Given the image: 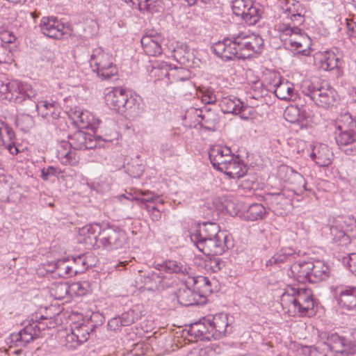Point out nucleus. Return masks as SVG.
Here are the masks:
<instances>
[{"label":"nucleus","instance_id":"1","mask_svg":"<svg viewBox=\"0 0 356 356\" xmlns=\"http://www.w3.org/2000/svg\"><path fill=\"white\" fill-rule=\"evenodd\" d=\"M281 304L291 316L310 317L316 314V302L309 289L286 286L281 296Z\"/></svg>","mask_w":356,"mask_h":356},{"label":"nucleus","instance_id":"2","mask_svg":"<svg viewBox=\"0 0 356 356\" xmlns=\"http://www.w3.org/2000/svg\"><path fill=\"white\" fill-rule=\"evenodd\" d=\"M155 269L159 273L153 271L145 277L146 284H152L151 288L163 290L170 286V281L162 273L163 271L168 273H176L181 275H190L191 268L180 261L175 260H166L162 263H156Z\"/></svg>","mask_w":356,"mask_h":356},{"label":"nucleus","instance_id":"3","mask_svg":"<svg viewBox=\"0 0 356 356\" xmlns=\"http://www.w3.org/2000/svg\"><path fill=\"white\" fill-rule=\"evenodd\" d=\"M302 92L318 106L324 108L332 106L337 97L336 90L326 82L314 83L306 81L302 83Z\"/></svg>","mask_w":356,"mask_h":356},{"label":"nucleus","instance_id":"4","mask_svg":"<svg viewBox=\"0 0 356 356\" xmlns=\"http://www.w3.org/2000/svg\"><path fill=\"white\" fill-rule=\"evenodd\" d=\"M90 65L94 72L102 80H109L118 74L114 58L102 47L94 49L90 55Z\"/></svg>","mask_w":356,"mask_h":356},{"label":"nucleus","instance_id":"5","mask_svg":"<svg viewBox=\"0 0 356 356\" xmlns=\"http://www.w3.org/2000/svg\"><path fill=\"white\" fill-rule=\"evenodd\" d=\"M0 95L8 101L22 103L26 98H34L35 92L29 83L6 79L0 80Z\"/></svg>","mask_w":356,"mask_h":356},{"label":"nucleus","instance_id":"6","mask_svg":"<svg viewBox=\"0 0 356 356\" xmlns=\"http://www.w3.org/2000/svg\"><path fill=\"white\" fill-rule=\"evenodd\" d=\"M343 120L347 122L338 125L339 133H335V140L340 149L347 155L356 154V120L350 115H346Z\"/></svg>","mask_w":356,"mask_h":356},{"label":"nucleus","instance_id":"7","mask_svg":"<svg viewBox=\"0 0 356 356\" xmlns=\"http://www.w3.org/2000/svg\"><path fill=\"white\" fill-rule=\"evenodd\" d=\"M238 43L240 59L250 58L255 54H260L264 49V40L258 34L248 31H240L235 34Z\"/></svg>","mask_w":356,"mask_h":356},{"label":"nucleus","instance_id":"8","mask_svg":"<svg viewBox=\"0 0 356 356\" xmlns=\"http://www.w3.org/2000/svg\"><path fill=\"white\" fill-rule=\"evenodd\" d=\"M47 318V317L41 315L39 318L36 316L35 319L31 318V320L24 322V328L17 334H13L11 337L15 346L17 347H24L39 338L42 330H44L47 327L41 321Z\"/></svg>","mask_w":356,"mask_h":356},{"label":"nucleus","instance_id":"9","mask_svg":"<svg viewBox=\"0 0 356 356\" xmlns=\"http://www.w3.org/2000/svg\"><path fill=\"white\" fill-rule=\"evenodd\" d=\"M105 101L109 108L118 113H123L131 111L136 105V98L129 92L121 88L107 89Z\"/></svg>","mask_w":356,"mask_h":356},{"label":"nucleus","instance_id":"10","mask_svg":"<svg viewBox=\"0 0 356 356\" xmlns=\"http://www.w3.org/2000/svg\"><path fill=\"white\" fill-rule=\"evenodd\" d=\"M232 8L236 16L249 24H256L261 13L259 3L254 0H232Z\"/></svg>","mask_w":356,"mask_h":356},{"label":"nucleus","instance_id":"11","mask_svg":"<svg viewBox=\"0 0 356 356\" xmlns=\"http://www.w3.org/2000/svg\"><path fill=\"white\" fill-rule=\"evenodd\" d=\"M282 37L284 35L289 36L288 39H284L286 48H294V51L302 55L309 54L308 50L303 48L304 46L308 47L309 44V39L305 33H302V30L298 26H291V24H289L282 29Z\"/></svg>","mask_w":356,"mask_h":356},{"label":"nucleus","instance_id":"12","mask_svg":"<svg viewBox=\"0 0 356 356\" xmlns=\"http://www.w3.org/2000/svg\"><path fill=\"white\" fill-rule=\"evenodd\" d=\"M211 49L218 57L225 62L235 59L241 60L235 34L214 43Z\"/></svg>","mask_w":356,"mask_h":356},{"label":"nucleus","instance_id":"13","mask_svg":"<svg viewBox=\"0 0 356 356\" xmlns=\"http://www.w3.org/2000/svg\"><path fill=\"white\" fill-rule=\"evenodd\" d=\"M322 340L329 346L330 352H335L342 355H350L355 351L352 342L337 333L321 332L319 335Z\"/></svg>","mask_w":356,"mask_h":356},{"label":"nucleus","instance_id":"14","mask_svg":"<svg viewBox=\"0 0 356 356\" xmlns=\"http://www.w3.org/2000/svg\"><path fill=\"white\" fill-rule=\"evenodd\" d=\"M268 88L282 100H295L297 97L293 83L282 81L280 75L277 74H273L269 76Z\"/></svg>","mask_w":356,"mask_h":356},{"label":"nucleus","instance_id":"15","mask_svg":"<svg viewBox=\"0 0 356 356\" xmlns=\"http://www.w3.org/2000/svg\"><path fill=\"white\" fill-rule=\"evenodd\" d=\"M229 235L217 236L208 241L199 242L197 248L206 255H221L232 245Z\"/></svg>","mask_w":356,"mask_h":356},{"label":"nucleus","instance_id":"16","mask_svg":"<svg viewBox=\"0 0 356 356\" xmlns=\"http://www.w3.org/2000/svg\"><path fill=\"white\" fill-rule=\"evenodd\" d=\"M332 289L339 307L348 311L356 307V286L341 284L332 287Z\"/></svg>","mask_w":356,"mask_h":356},{"label":"nucleus","instance_id":"17","mask_svg":"<svg viewBox=\"0 0 356 356\" xmlns=\"http://www.w3.org/2000/svg\"><path fill=\"white\" fill-rule=\"evenodd\" d=\"M220 234L229 235L225 231L220 229L219 225L216 222H207L200 226L199 229L190 234L191 241L197 246L199 242L208 241L213 238H217Z\"/></svg>","mask_w":356,"mask_h":356},{"label":"nucleus","instance_id":"18","mask_svg":"<svg viewBox=\"0 0 356 356\" xmlns=\"http://www.w3.org/2000/svg\"><path fill=\"white\" fill-rule=\"evenodd\" d=\"M235 155L232 153L229 147L216 145L212 146L209 152V157L213 167L220 171L231 161L234 159Z\"/></svg>","mask_w":356,"mask_h":356},{"label":"nucleus","instance_id":"19","mask_svg":"<svg viewBox=\"0 0 356 356\" xmlns=\"http://www.w3.org/2000/svg\"><path fill=\"white\" fill-rule=\"evenodd\" d=\"M279 177L285 182L293 186L296 193L301 194L307 191V182L304 177L292 168L280 165L278 169Z\"/></svg>","mask_w":356,"mask_h":356},{"label":"nucleus","instance_id":"20","mask_svg":"<svg viewBox=\"0 0 356 356\" xmlns=\"http://www.w3.org/2000/svg\"><path fill=\"white\" fill-rule=\"evenodd\" d=\"M125 242L126 236L122 231L107 227L102 231L99 244L111 249H119L124 246Z\"/></svg>","mask_w":356,"mask_h":356},{"label":"nucleus","instance_id":"21","mask_svg":"<svg viewBox=\"0 0 356 356\" xmlns=\"http://www.w3.org/2000/svg\"><path fill=\"white\" fill-rule=\"evenodd\" d=\"M68 144L76 150L92 149L97 147L95 136L81 130L68 136Z\"/></svg>","mask_w":356,"mask_h":356},{"label":"nucleus","instance_id":"22","mask_svg":"<svg viewBox=\"0 0 356 356\" xmlns=\"http://www.w3.org/2000/svg\"><path fill=\"white\" fill-rule=\"evenodd\" d=\"M39 26L41 33L49 38L60 40L65 35V25L55 17H43Z\"/></svg>","mask_w":356,"mask_h":356},{"label":"nucleus","instance_id":"23","mask_svg":"<svg viewBox=\"0 0 356 356\" xmlns=\"http://www.w3.org/2000/svg\"><path fill=\"white\" fill-rule=\"evenodd\" d=\"M283 9L286 17L291 20V26H298L305 21V6L298 0H283Z\"/></svg>","mask_w":356,"mask_h":356},{"label":"nucleus","instance_id":"24","mask_svg":"<svg viewBox=\"0 0 356 356\" xmlns=\"http://www.w3.org/2000/svg\"><path fill=\"white\" fill-rule=\"evenodd\" d=\"M156 71H160L158 76L168 77L172 76L176 81H186L190 78V72L185 67H172L170 64L165 62H156L152 65V72L156 74Z\"/></svg>","mask_w":356,"mask_h":356},{"label":"nucleus","instance_id":"25","mask_svg":"<svg viewBox=\"0 0 356 356\" xmlns=\"http://www.w3.org/2000/svg\"><path fill=\"white\" fill-rule=\"evenodd\" d=\"M299 252L291 248H282L266 262V267L280 268L283 264L293 262L299 257Z\"/></svg>","mask_w":356,"mask_h":356},{"label":"nucleus","instance_id":"26","mask_svg":"<svg viewBox=\"0 0 356 356\" xmlns=\"http://www.w3.org/2000/svg\"><path fill=\"white\" fill-rule=\"evenodd\" d=\"M266 85L261 81H254L250 85V88L247 92V100L250 102L252 107L259 106V102L263 103L264 98L268 95L269 90V77L266 78Z\"/></svg>","mask_w":356,"mask_h":356},{"label":"nucleus","instance_id":"27","mask_svg":"<svg viewBox=\"0 0 356 356\" xmlns=\"http://www.w3.org/2000/svg\"><path fill=\"white\" fill-rule=\"evenodd\" d=\"M162 41L161 35L153 32L143 35L140 40L143 51L149 56H156L161 54L163 51Z\"/></svg>","mask_w":356,"mask_h":356},{"label":"nucleus","instance_id":"28","mask_svg":"<svg viewBox=\"0 0 356 356\" xmlns=\"http://www.w3.org/2000/svg\"><path fill=\"white\" fill-rule=\"evenodd\" d=\"M208 316L211 321V330L213 333V339H221L227 334L232 332V327L229 323L227 314L219 313L214 316Z\"/></svg>","mask_w":356,"mask_h":356},{"label":"nucleus","instance_id":"29","mask_svg":"<svg viewBox=\"0 0 356 356\" xmlns=\"http://www.w3.org/2000/svg\"><path fill=\"white\" fill-rule=\"evenodd\" d=\"M102 231L101 226L99 224L86 225L80 230V241L88 246L99 248L100 247L99 243Z\"/></svg>","mask_w":356,"mask_h":356},{"label":"nucleus","instance_id":"30","mask_svg":"<svg viewBox=\"0 0 356 356\" xmlns=\"http://www.w3.org/2000/svg\"><path fill=\"white\" fill-rule=\"evenodd\" d=\"M211 321L209 316L202 318L198 322L192 324L189 329V334L201 341H210L213 338V333L211 330Z\"/></svg>","mask_w":356,"mask_h":356},{"label":"nucleus","instance_id":"31","mask_svg":"<svg viewBox=\"0 0 356 356\" xmlns=\"http://www.w3.org/2000/svg\"><path fill=\"white\" fill-rule=\"evenodd\" d=\"M187 284L180 286L176 293L179 303L185 307L198 305L202 298V294L197 293Z\"/></svg>","mask_w":356,"mask_h":356},{"label":"nucleus","instance_id":"32","mask_svg":"<svg viewBox=\"0 0 356 356\" xmlns=\"http://www.w3.org/2000/svg\"><path fill=\"white\" fill-rule=\"evenodd\" d=\"M0 138L5 147L13 155H16L19 152L18 148L15 145V134L13 129L9 125L0 120Z\"/></svg>","mask_w":356,"mask_h":356},{"label":"nucleus","instance_id":"33","mask_svg":"<svg viewBox=\"0 0 356 356\" xmlns=\"http://www.w3.org/2000/svg\"><path fill=\"white\" fill-rule=\"evenodd\" d=\"M310 263V283H317L325 280L330 277V266L324 261L314 260Z\"/></svg>","mask_w":356,"mask_h":356},{"label":"nucleus","instance_id":"34","mask_svg":"<svg viewBox=\"0 0 356 356\" xmlns=\"http://www.w3.org/2000/svg\"><path fill=\"white\" fill-rule=\"evenodd\" d=\"M172 56L181 65L191 67L194 63V54L186 43L178 42L174 48Z\"/></svg>","mask_w":356,"mask_h":356},{"label":"nucleus","instance_id":"35","mask_svg":"<svg viewBox=\"0 0 356 356\" xmlns=\"http://www.w3.org/2000/svg\"><path fill=\"white\" fill-rule=\"evenodd\" d=\"M36 110L39 115L47 120L48 123L54 124L60 115L59 108L56 103L40 101L36 104Z\"/></svg>","mask_w":356,"mask_h":356},{"label":"nucleus","instance_id":"36","mask_svg":"<svg viewBox=\"0 0 356 356\" xmlns=\"http://www.w3.org/2000/svg\"><path fill=\"white\" fill-rule=\"evenodd\" d=\"M311 159L321 167H326L331 164L333 153L325 144L315 146L310 155Z\"/></svg>","mask_w":356,"mask_h":356},{"label":"nucleus","instance_id":"37","mask_svg":"<svg viewBox=\"0 0 356 356\" xmlns=\"http://www.w3.org/2000/svg\"><path fill=\"white\" fill-rule=\"evenodd\" d=\"M96 328H98L97 325H93L90 323L75 326V327L73 328L72 333L67 334V340L68 341H76L77 343L81 344L88 340L90 334H92Z\"/></svg>","mask_w":356,"mask_h":356},{"label":"nucleus","instance_id":"38","mask_svg":"<svg viewBox=\"0 0 356 356\" xmlns=\"http://www.w3.org/2000/svg\"><path fill=\"white\" fill-rule=\"evenodd\" d=\"M310 261H296L290 267V275L298 282H310Z\"/></svg>","mask_w":356,"mask_h":356},{"label":"nucleus","instance_id":"39","mask_svg":"<svg viewBox=\"0 0 356 356\" xmlns=\"http://www.w3.org/2000/svg\"><path fill=\"white\" fill-rule=\"evenodd\" d=\"M219 106L224 113L240 114L244 109L243 102L238 98L232 96L222 97L219 101Z\"/></svg>","mask_w":356,"mask_h":356},{"label":"nucleus","instance_id":"40","mask_svg":"<svg viewBox=\"0 0 356 356\" xmlns=\"http://www.w3.org/2000/svg\"><path fill=\"white\" fill-rule=\"evenodd\" d=\"M197 115L202 120L201 126L208 130H215L219 122L218 115L211 111L210 108L204 107L201 110H196Z\"/></svg>","mask_w":356,"mask_h":356},{"label":"nucleus","instance_id":"41","mask_svg":"<svg viewBox=\"0 0 356 356\" xmlns=\"http://www.w3.org/2000/svg\"><path fill=\"white\" fill-rule=\"evenodd\" d=\"M229 177L235 179L243 177L245 174V168L238 156L220 170Z\"/></svg>","mask_w":356,"mask_h":356},{"label":"nucleus","instance_id":"42","mask_svg":"<svg viewBox=\"0 0 356 356\" xmlns=\"http://www.w3.org/2000/svg\"><path fill=\"white\" fill-rule=\"evenodd\" d=\"M70 259H58L54 263L56 273L62 277H71L80 273L82 269H74Z\"/></svg>","mask_w":356,"mask_h":356},{"label":"nucleus","instance_id":"43","mask_svg":"<svg viewBox=\"0 0 356 356\" xmlns=\"http://www.w3.org/2000/svg\"><path fill=\"white\" fill-rule=\"evenodd\" d=\"M188 279L187 284H192L195 291L197 290V293L202 294V298L212 291L211 281L208 277L204 276L191 277L189 275Z\"/></svg>","mask_w":356,"mask_h":356},{"label":"nucleus","instance_id":"44","mask_svg":"<svg viewBox=\"0 0 356 356\" xmlns=\"http://www.w3.org/2000/svg\"><path fill=\"white\" fill-rule=\"evenodd\" d=\"M321 63L323 70L330 71L339 67L341 60L333 51H327L323 54Z\"/></svg>","mask_w":356,"mask_h":356},{"label":"nucleus","instance_id":"45","mask_svg":"<svg viewBox=\"0 0 356 356\" xmlns=\"http://www.w3.org/2000/svg\"><path fill=\"white\" fill-rule=\"evenodd\" d=\"M96 122L97 124L99 123V120H95L94 117L88 111L79 113L77 119L75 120V122L81 129H90L93 131L97 129Z\"/></svg>","mask_w":356,"mask_h":356},{"label":"nucleus","instance_id":"46","mask_svg":"<svg viewBox=\"0 0 356 356\" xmlns=\"http://www.w3.org/2000/svg\"><path fill=\"white\" fill-rule=\"evenodd\" d=\"M197 96L206 104H213L218 100V94L214 89L209 86H200L197 90Z\"/></svg>","mask_w":356,"mask_h":356},{"label":"nucleus","instance_id":"47","mask_svg":"<svg viewBox=\"0 0 356 356\" xmlns=\"http://www.w3.org/2000/svg\"><path fill=\"white\" fill-rule=\"evenodd\" d=\"M70 284L67 282H55L50 287V294L55 299L61 300L70 295Z\"/></svg>","mask_w":356,"mask_h":356},{"label":"nucleus","instance_id":"48","mask_svg":"<svg viewBox=\"0 0 356 356\" xmlns=\"http://www.w3.org/2000/svg\"><path fill=\"white\" fill-rule=\"evenodd\" d=\"M266 214V209L261 204H252L248 209L245 218L251 221L264 218Z\"/></svg>","mask_w":356,"mask_h":356},{"label":"nucleus","instance_id":"49","mask_svg":"<svg viewBox=\"0 0 356 356\" xmlns=\"http://www.w3.org/2000/svg\"><path fill=\"white\" fill-rule=\"evenodd\" d=\"M70 295L73 296H83L90 291V285L88 282H77L70 284Z\"/></svg>","mask_w":356,"mask_h":356},{"label":"nucleus","instance_id":"50","mask_svg":"<svg viewBox=\"0 0 356 356\" xmlns=\"http://www.w3.org/2000/svg\"><path fill=\"white\" fill-rule=\"evenodd\" d=\"M284 115L286 120L291 123H302L305 118L304 113H301L300 110L295 106L288 107L284 111Z\"/></svg>","mask_w":356,"mask_h":356},{"label":"nucleus","instance_id":"51","mask_svg":"<svg viewBox=\"0 0 356 356\" xmlns=\"http://www.w3.org/2000/svg\"><path fill=\"white\" fill-rule=\"evenodd\" d=\"M162 0H140L138 6L141 10H146L150 13H158L162 8Z\"/></svg>","mask_w":356,"mask_h":356},{"label":"nucleus","instance_id":"52","mask_svg":"<svg viewBox=\"0 0 356 356\" xmlns=\"http://www.w3.org/2000/svg\"><path fill=\"white\" fill-rule=\"evenodd\" d=\"M309 356H331L329 346L325 342L318 343L315 346L307 347Z\"/></svg>","mask_w":356,"mask_h":356},{"label":"nucleus","instance_id":"53","mask_svg":"<svg viewBox=\"0 0 356 356\" xmlns=\"http://www.w3.org/2000/svg\"><path fill=\"white\" fill-rule=\"evenodd\" d=\"M119 318L121 321V325L128 326L137 321L140 318V315L134 309H129L127 312L122 313Z\"/></svg>","mask_w":356,"mask_h":356},{"label":"nucleus","instance_id":"54","mask_svg":"<svg viewBox=\"0 0 356 356\" xmlns=\"http://www.w3.org/2000/svg\"><path fill=\"white\" fill-rule=\"evenodd\" d=\"M118 138L117 133H113V134H104L102 136L97 135L95 136V140L97 141V146L101 147H108L111 143H113L114 140H116Z\"/></svg>","mask_w":356,"mask_h":356},{"label":"nucleus","instance_id":"55","mask_svg":"<svg viewBox=\"0 0 356 356\" xmlns=\"http://www.w3.org/2000/svg\"><path fill=\"white\" fill-rule=\"evenodd\" d=\"M72 265L74 269H82L79 273H83L88 267L86 261V257L84 254H80L72 259Z\"/></svg>","mask_w":356,"mask_h":356},{"label":"nucleus","instance_id":"56","mask_svg":"<svg viewBox=\"0 0 356 356\" xmlns=\"http://www.w3.org/2000/svg\"><path fill=\"white\" fill-rule=\"evenodd\" d=\"M60 173V170L58 168L51 165L41 170L40 177L44 181H48L51 177H57Z\"/></svg>","mask_w":356,"mask_h":356},{"label":"nucleus","instance_id":"57","mask_svg":"<svg viewBox=\"0 0 356 356\" xmlns=\"http://www.w3.org/2000/svg\"><path fill=\"white\" fill-rule=\"evenodd\" d=\"M346 33L349 38H356V22L353 19H346Z\"/></svg>","mask_w":356,"mask_h":356},{"label":"nucleus","instance_id":"58","mask_svg":"<svg viewBox=\"0 0 356 356\" xmlns=\"http://www.w3.org/2000/svg\"><path fill=\"white\" fill-rule=\"evenodd\" d=\"M225 266V262L220 258H214L211 260V268L213 272L221 270Z\"/></svg>","mask_w":356,"mask_h":356},{"label":"nucleus","instance_id":"59","mask_svg":"<svg viewBox=\"0 0 356 356\" xmlns=\"http://www.w3.org/2000/svg\"><path fill=\"white\" fill-rule=\"evenodd\" d=\"M146 209L151 213L152 220H158L161 218V214L159 210L154 206L146 205Z\"/></svg>","mask_w":356,"mask_h":356},{"label":"nucleus","instance_id":"60","mask_svg":"<svg viewBox=\"0 0 356 356\" xmlns=\"http://www.w3.org/2000/svg\"><path fill=\"white\" fill-rule=\"evenodd\" d=\"M122 326L123 325H121V321L119 316L111 319L108 323V327L111 330H119L120 327Z\"/></svg>","mask_w":356,"mask_h":356},{"label":"nucleus","instance_id":"61","mask_svg":"<svg viewBox=\"0 0 356 356\" xmlns=\"http://www.w3.org/2000/svg\"><path fill=\"white\" fill-rule=\"evenodd\" d=\"M74 159L75 154L69 151L63 154V156L61 159V162L63 164L67 165L71 163V162Z\"/></svg>","mask_w":356,"mask_h":356},{"label":"nucleus","instance_id":"62","mask_svg":"<svg viewBox=\"0 0 356 356\" xmlns=\"http://www.w3.org/2000/svg\"><path fill=\"white\" fill-rule=\"evenodd\" d=\"M348 266L350 270L356 275V253L350 254L348 260Z\"/></svg>","mask_w":356,"mask_h":356},{"label":"nucleus","instance_id":"63","mask_svg":"<svg viewBox=\"0 0 356 356\" xmlns=\"http://www.w3.org/2000/svg\"><path fill=\"white\" fill-rule=\"evenodd\" d=\"M144 195L146 196V197L144 198H138V197H134L132 200H135L136 201L140 202L141 203H145L147 202H154L155 199L158 198V196H156L154 194H149L147 195V193H143Z\"/></svg>","mask_w":356,"mask_h":356},{"label":"nucleus","instance_id":"64","mask_svg":"<svg viewBox=\"0 0 356 356\" xmlns=\"http://www.w3.org/2000/svg\"><path fill=\"white\" fill-rule=\"evenodd\" d=\"M161 151L165 156H170L173 154L172 145L168 143H163L161 145Z\"/></svg>","mask_w":356,"mask_h":356}]
</instances>
